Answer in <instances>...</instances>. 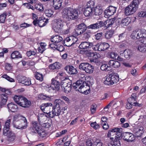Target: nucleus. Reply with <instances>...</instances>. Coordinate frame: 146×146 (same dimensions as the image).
I'll return each instance as SVG.
<instances>
[{"label":"nucleus","instance_id":"8","mask_svg":"<svg viewBox=\"0 0 146 146\" xmlns=\"http://www.w3.org/2000/svg\"><path fill=\"white\" fill-rule=\"evenodd\" d=\"M119 80L118 76L111 74L107 76L106 80L104 82V84L107 85H113L116 83Z\"/></svg>","mask_w":146,"mask_h":146},{"label":"nucleus","instance_id":"15","mask_svg":"<svg viewBox=\"0 0 146 146\" xmlns=\"http://www.w3.org/2000/svg\"><path fill=\"white\" fill-rule=\"evenodd\" d=\"M52 104L51 103H47L43 104L40 106V108L44 113L47 114L49 115L50 107L52 106Z\"/></svg>","mask_w":146,"mask_h":146},{"label":"nucleus","instance_id":"3","mask_svg":"<svg viewBox=\"0 0 146 146\" xmlns=\"http://www.w3.org/2000/svg\"><path fill=\"white\" fill-rule=\"evenodd\" d=\"M55 102L56 103L52 108V111L50 112L49 116L51 118H53L55 116H59L61 112V106L64 105V102L59 99L55 100Z\"/></svg>","mask_w":146,"mask_h":146},{"label":"nucleus","instance_id":"58","mask_svg":"<svg viewBox=\"0 0 146 146\" xmlns=\"http://www.w3.org/2000/svg\"><path fill=\"white\" fill-rule=\"evenodd\" d=\"M88 29H99V26L97 23L91 24L88 26Z\"/></svg>","mask_w":146,"mask_h":146},{"label":"nucleus","instance_id":"19","mask_svg":"<svg viewBox=\"0 0 146 146\" xmlns=\"http://www.w3.org/2000/svg\"><path fill=\"white\" fill-rule=\"evenodd\" d=\"M89 56L90 57V60L91 62H95L96 59L101 57L100 54L96 52H92L89 51Z\"/></svg>","mask_w":146,"mask_h":146},{"label":"nucleus","instance_id":"50","mask_svg":"<svg viewBox=\"0 0 146 146\" xmlns=\"http://www.w3.org/2000/svg\"><path fill=\"white\" fill-rule=\"evenodd\" d=\"M36 132L38 134L39 136L41 137H43L46 136V132L43 129L40 128Z\"/></svg>","mask_w":146,"mask_h":146},{"label":"nucleus","instance_id":"48","mask_svg":"<svg viewBox=\"0 0 146 146\" xmlns=\"http://www.w3.org/2000/svg\"><path fill=\"white\" fill-rule=\"evenodd\" d=\"M100 68L101 70L103 71H108L111 70V67L110 66H108L106 64H102Z\"/></svg>","mask_w":146,"mask_h":146},{"label":"nucleus","instance_id":"5","mask_svg":"<svg viewBox=\"0 0 146 146\" xmlns=\"http://www.w3.org/2000/svg\"><path fill=\"white\" fill-rule=\"evenodd\" d=\"M12 117H9L8 119L5 123L3 130V134L4 135H7V140L9 142L14 141L15 138V134L9 131L10 124Z\"/></svg>","mask_w":146,"mask_h":146},{"label":"nucleus","instance_id":"43","mask_svg":"<svg viewBox=\"0 0 146 146\" xmlns=\"http://www.w3.org/2000/svg\"><path fill=\"white\" fill-rule=\"evenodd\" d=\"M74 43V42L71 40L69 38H67L64 42V45L67 46H70Z\"/></svg>","mask_w":146,"mask_h":146},{"label":"nucleus","instance_id":"7","mask_svg":"<svg viewBox=\"0 0 146 146\" xmlns=\"http://www.w3.org/2000/svg\"><path fill=\"white\" fill-rule=\"evenodd\" d=\"M86 84V82L84 81L79 80H78L76 83H73L72 86L75 89L78 88V91L80 92L87 94H88V92L86 88L87 86Z\"/></svg>","mask_w":146,"mask_h":146},{"label":"nucleus","instance_id":"55","mask_svg":"<svg viewBox=\"0 0 146 146\" xmlns=\"http://www.w3.org/2000/svg\"><path fill=\"white\" fill-rule=\"evenodd\" d=\"M48 22V20L44 21L43 20L41 19L38 20V25L40 27H42L45 26Z\"/></svg>","mask_w":146,"mask_h":146},{"label":"nucleus","instance_id":"36","mask_svg":"<svg viewBox=\"0 0 146 146\" xmlns=\"http://www.w3.org/2000/svg\"><path fill=\"white\" fill-rule=\"evenodd\" d=\"M23 102H22L21 105V106L24 108L29 107L31 104V102L29 101L25 97L23 100Z\"/></svg>","mask_w":146,"mask_h":146},{"label":"nucleus","instance_id":"27","mask_svg":"<svg viewBox=\"0 0 146 146\" xmlns=\"http://www.w3.org/2000/svg\"><path fill=\"white\" fill-rule=\"evenodd\" d=\"M138 35H139V39L142 38L141 40H145L146 37V30L145 29L138 30Z\"/></svg>","mask_w":146,"mask_h":146},{"label":"nucleus","instance_id":"41","mask_svg":"<svg viewBox=\"0 0 146 146\" xmlns=\"http://www.w3.org/2000/svg\"><path fill=\"white\" fill-rule=\"evenodd\" d=\"M11 57L12 59L15 58H21L22 57L21 55L19 52L15 51L13 52L11 54Z\"/></svg>","mask_w":146,"mask_h":146},{"label":"nucleus","instance_id":"30","mask_svg":"<svg viewBox=\"0 0 146 146\" xmlns=\"http://www.w3.org/2000/svg\"><path fill=\"white\" fill-rule=\"evenodd\" d=\"M53 7L55 9H59L61 7L62 0H53Z\"/></svg>","mask_w":146,"mask_h":146},{"label":"nucleus","instance_id":"40","mask_svg":"<svg viewBox=\"0 0 146 146\" xmlns=\"http://www.w3.org/2000/svg\"><path fill=\"white\" fill-rule=\"evenodd\" d=\"M114 23L113 19H107L104 22V26L107 28L111 27Z\"/></svg>","mask_w":146,"mask_h":146},{"label":"nucleus","instance_id":"33","mask_svg":"<svg viewBox=\"0 0 146 146\" xmlns=\"http://www.w3.org/2000/svg\"><path fill=\"white\" fill-rule=\"evenodd\" d=\"M109 65L110 66H112L115 68H117L120 67V63L117 61L111 60L109 61Z\"/></svg>","mask_w":146,"mask_h":146},{"label":"nucleus","instance_id":"6","mask_svg":"<svg viewBox=\"0 0 146 146\" xmlns=\"http://www.w3.org/2000/svg\"><path fill=\"white\" fill-rule=\"evenodd\" d=\"M121 129L115 128L110 129L108 131L107 135L108 137H110L112 141L119 139L121 135Z\"/></svg>","mask_w":146,"mask_h":146},{"label":"nucleus","instance_id":"62","mask_svg":"<svg viewBox=\"0 0 146 146\" xmlns=\"http://www.w3.org/2000/svg\"><path fill=\"white\" fill-rule=\"evenodd\" d=\"M2 77L3 78H5L8 81H10L11 82H14L15 80H14L11 78L10 77H9V76H7L6 74H4L3 76H2Z\"/></svg>","mask_w":146,"mask_h":146},{"label":"nucleus","instance_id":"2","mask_svg":"<svg viewBox=\"0 0 146 146\" xmlns=\"http://www.w3.org/2000/svg\"><path fill=\"white\" fill-rule=\"evenodd\" d=\"M62 17L67 21L75 19L78 18V12L75 9L71 7H66L63 10Z\"/></svg>","mask_w":146,"mask_h":146},{"label":"nucleus","instance_id":"51","mask_svg":"<svg viewBox=\"0 0 146 146\" xmlns=\"http://www.w3.org/2000/svg\"><path fill=\"white\" fill-rule=\"evenodd\" d=\"M77 28L84 32L86 30L87 27L84 23H82L78 25Z\"/></svg>","mask_w":146,"mask_h":146},{"label":"nucleus","instance_id":"39","mask_svg":"<svg viewBox=\"0 0 146 146\" xmlns=\"http://www.w3.org/2000/svg\"><path fill=\"white\" fill-rule=\"evenodd\" d=\"M50 45L51 48H54L60 52H62L64 49L63 46L62 45L57 46L54 44H50Z\"/></svg>","mask_w":146,"mask_h":146},{"label":"nucleus","instance_id":"49","mask_svg":"<svg viewBox=\"0 0 146 146\" xmlns=\"http://www.w3.org/2000/svg\"><path fill=\"white\" fill-rule=\"evenodd\" d=\"M78 77L80 79H82L83 80H87V79H90L91 77L87 76L85 77V75L82 73H79L78 74Z\"/></svg>","mask_w":146,"mask_h":146},{"label":"nucleus","instance_id":"37","mask_svg":"<svg viewBox=\"0 0 146 146\" xmlns=\"http://www.w3.org/2000/svg\"><path fill=\"white\" fill-rule=\"evenodd\" d=\"M37 117L39 123L47 119L46 115L43 113H39L37 116Z\"/></svg>","mask_w":146,"mask_h":146},{"label":"nucleus","instance_id":"47","mask_svg":"<svg viewBox=\"0 0 146 146\" xmlns=\"http://www.w3.org/2000/svg\"><path fill=\"white\" fill-rule=\"evenodd\" d=\"M95 3L94 0H91L87 2L86 6L93 9L94 7Z\"/></svg>","mask_w":146,"mask_h":146},{"label":"nucleus","instance_id":"23","mask_svg":"<svg viewBox=\"0 0 146 146\" xmlns=\"http://www.w3.org/2000/svg\"><path fill=\"white\" fill-rule=\"evenodd\" d=\"M32 131L35 133L41 128L40 125L36 121L32 122Z\"/></svg>","mask_w":146,"mask_h":146},{"label":"nucleus","instance_id":"10","mask_svg":"<svg viewBox=\"0 0 146 146\" xmlns=\"http://www.w3.org/2000/svg\"><path fill=\"white\" fill-rule=\"evenodd\" d=\"M64 21L61 19L55 20L52 26V28L56 32H60L64 26Z\"/></svg>","mask_w":146,"mask_h":146},{"label":"nucleus","instance_id":"4","mask_svg":"<svg viewBox=\"0 0 146 146\" xmlns=\"http://www.w3.org/2000/svg\"><path fill=\"white\" fill-rule=\"evenodd\" d=\"M139 4V2L138 0H133L124 9L125 15L128 16L135 13L137 10Z\"/></svg>","mask_w":146,"mask_h":146},{"label":"nucleus","instance_id":"38","mask_svg":"<svg viewBox=\"0 0 146 146\" xmlns=\"http://www.w3.org/2000/svg\"><path fill=\"white\" fill-rule=\"evenodd\" d=\"M61 66V64L59 62H55L53 64L50 65L49 68L50 69L54 70L59 69Z\"/></svg>","mask_w":146,"mask_h":146},{"label":"nucleus","instance_id":"24","mask_svg":"<svg viewBox=\"0 0 146 146\" xmlns=\"http://www.w3.org/2000/svg\"><path fill=\"white\" fill-rule=\"evenodd\" d=\"M65 69L70 74H72L77 73V70L72 66H67L65 68Z\"/></svg>","mask_w":146,"mask_h":146},{"label":"nucleus","instance_id":"18","mask_svg":"<svg viewBox=\"0 0 146 146\" xmlns=\"http://www.w3.org/2000/svg\"><path fill=\"white\" fill-rule=\"evenodd\" d=\"M93 45L91 42H88L84 41L82 42L79 46L80 49H86L91 48Z\"/></svg>","mask_w":146,"mask_h":146},{"label":"nucleus","instance_id":"63","mask_svg":"<svg viewBox=\"0 0 146 146\" xmlns=\"http://www.w3.org/2000/svg\"><path fill=\"white\" fill-rule=\"evenodd\" d=\"M139 122L141 123L144 122L146 120V115H142L139 116V118L138 119Z\"/></svg>","mask_w":146,"mask_h":146},{"label":"nucleus","instance_id":"57","mask_svg":"<svg viewBox=\"0 0 146 146\" xmlns=\"http://www.w3.org/2000/svg\"><path fill=\"white\" fill-rule=\"evenodd\" d=\"M35 8L41 12L43 11V6L41 3L36 4L35 5Z\"/></svg>","mask_w":146,"mask_h":146},{"label":"nucleus","instance_id":"12","mask_svg":"<svg viewBox=\"0 0 146 146\" xmlns=\"http://www.w3.org/2000/svg\"><path fill=\"white\" fill-rule=\"evenodd\" d=\"M79 68L80 70H84L88 74L92 73L94 70V67L88 63H81L79 65Z\"/></svg>","mask_w":146,"mask_h":146},{"label":"nucleus","instance_id":"60","mask_svg":"<svg viewBox=\"0 0 146 146\" xmlns=\"http://www.w3.org/2000/svg\"><path fill=\"white\" fill-rule=\"evenodd\" d=\"M91 33L89 31H87L84 34L83 40H85L88 39L90 36Z\"/></svg>","mask_w":146,"mask_h":146},{"label":"nucleus","instance_id":"1","mask_svg":"<svg viewBox=\"0 0 146 146\" xmlns=\"http://www.w3.org/2000/svg\"><path fill=\"white\" fill-rule=\"evenodd\" d=\"M13 123L15 127L23 129L26 128L27 126V119L25 117L20 115H15L13 117Z\"/></svg>","mask_w":146,"mask_h":146},{"label":"nucleus","instance_id":"44","mask_svg":"<svg viewBox=\"0 0 146 146\" xmlns=\"http://www.w3.org/2000/svg\"><path fill=\"white\" fill-rule=\"evenodd\" d=\"M138 33V30L133 31L130 36L131 38L135 40L139 39Z\"/></svg>","mask_w":146,"mask_h":146},{"label":"nucleus","instance_id":"59","mask_svg":"<svg viewBox=\"0 0 146 146\" xmlns=\"http://www.w3.org/2000/svg\"><path fill=\"white\" fill-rule=\"evenodd\" d=\"M46 91L50 93L53 92L54 90H55L53 86L49 85H47L46 86Z\"/></svg>","mask_w":146,"mask_h":146},{"label":"nucleus","instance_id":"52","mask_svg":"<svg viewBox=\"0 0 146 146\" xmlns=\"http://www.w3.org/2000/svg\"><path fill=\"white\" fill-rule=\"evenodd\" d=\"M53 12L50 9H46L45 11V14L46 16L48 17H51L53 16Z\"/></svg>","mask_w":146,"mask_h":146},{"label":"nucleus","instance_id":"32","mask_svg":"<svg viewBox=\"0 0 146 146\" xmlns=\"http://www.w3.org/2000/svg\"><path fill=\"white\" fill-rule=\"evenodd\" d=\"M8 96L4 93L1 94V105H4L6 104L8 100Z\"/></svg>","mask_w":146,"mask_h":146},{"label":"nucleus","instance_id":"26","mask_svg":"<svg viewBox=\"0 0 146 146\" xmlns=\"http://www.w3.org/2000/svg\"><path fill=\"white\" fill-rule=\"evenodd\" d=\"M102 12L103 10L102 6L98 5L94 8L93 15H101Z\"/></svg>","mask_w":146,"mask_h":146},{"label":"nucleus","instance_id":"9","mask_svg":"<svg viewBox=\"0 0 146 146\" xmlns=\"http://www.w3.org/2000/svg\"><path fill=\"white\" fill-rule=\"evenodd\" d=\"M135 47L137 51L142 53H146V43L144 40H139L135 42Z\"/></svg>","mask_w":146,"mask_h":146},{"label":"nucleus","instance_id":"31","mask_svg":"<svg viewBox=\"0 0 146 146\" xmlns=\"http://www.w3.org/2000/svg\"><path fill=\"white\" fill-rule=\"evenodd\" d=\"M7 107L12 112H15L18 110L17 106L13 103H11L8 104Z\"/></svg>","mask_w":146,"mask_h":146},{"label":"nucleus","instance_id":"54","mask_svg":"<svg viewBox=\"0 0 146 146\" xmlns=\"http://www.w3.org/2000/svg\"><path fill=\"white\" fill-rule=\"evenodd\" d=\"M35 77L36 79L40 81H42L43 80V77L42 74L38 72L36 73Z\"/></svg>","mask_w":146,"mask_h":146},{"label":"nucleus","instance_id":"28","mask_svg":"<svg viewBox=\"0 0 146 146\" xmlns=\"http://www.w3.org/2000/svg\"><path fill=\"white\" fill-rule=\"evenodd\" d=\"M56 78H53L52 79V85L55 90H57L59 89L60 87V82L56 80Z\"/></svg>","mask_w":146,"mask_h":146},{"label":"nucleus","instance_id":"29","mask_svg":"<svg viewBox=\"0 0 146 146\" xmlns=\"http://www.w3.org/2000/svg\"><path fill=\"white\" fill-rule=\"evenodd\" d=\"M38 98L40 100H44L46 101H51L52 96H47L46 95H44L43 94H41L38 96Z\"/></svg>","mask_w":146,"mask_h":146},{"label":"nucleus","instance_id":"11","mask_svg":"<svg viewBox=\"0 0 146 146\" xmlns=\"http://www.w3.org/2000/svg\"><path fill=\"white\" fill-rule=\"evenodd\" d=\"M132 131L135 137H140L144 133V128L142 125H138L132 129Z\"/></svg>","mask_w":146,"mask_h":146},{"label":"nucleus","instance_id":"46","mask_svg":"<svg viewBox=\"0 0 146 146\" xmlns=\"http://www.w3.org/2000/svg\"><path fill=\"white\" fill-rule=\"evenodd\" d=\"M93 140L94 145L95 146H102L103 143L100 139H97L96 138H94Z\"/></svg>","mask_w":146,"mask_h":146},{"label":"nucleus","instance_id":"35","mask_svg":"<svg viewBox=\"0 0 146 146\" xmlns=\"http://www.w3.org/2000/svg\"><path fill=\"white\" fill-rule=\"evenodd\" d=\"M62 37L59 35L54 36L51 38V41L53 42L58 43L60 42L62 40Z\"/></svg>","mask_w":146,"mask_h":146},{"label":"nucleus","instance_id":"14","mask_svg":"<svg viewBox=\"0 0 146 146\" xmlns=\"http://www.w3.org/2000/svg\"><path fill=\"white\" fill-rule=\"evenodd\" d=\"M109 44L106 42H102L100 44H98L95 45L94 48L95 50L98 51H104L109 48Z\"/></svg>","mask_w":146,"mask_h":146},{"label":"nucleus","instance_id":"17","mask_svg":"<svg viewBox=\"0 0 146 146\" xmlns=\"http://www.w3.org/2000/svg\"><path fill=\"white\" fill-rule=\"evenodd\" d=\"M124 135L123 139L127 142H131L135 139L134 135L131 133L126 132Z\"/></svg>","mask_w":146,"mask_h":146},{"label":"nucleus","instance_id":"61","mask_svg":"<svg viewBox=\"0 0 146 146\" xmlns=\"http://www.w3.org/2000/svg\"><path fill=\"white\" fill-rule=\"evenodd\" d=\"M36 51L30 50L28 51L26 53V54L28 57H30L31 56H35L36 54Z\"/></svg>","mask_w":146,"mask_h":146},{"label":"nucleus","instance_id":"25","mask_svg":"<svg viewBox=\"0 0 146 146\" xmlns=\"http://www.w3.org/2000/svg\"><path fill=\"white\" fill-rule=\"evenodd\" d=\"M24 98L25 97L22 96L15 95L13 97V100L16 103L21 106Z\"/></svg>","mask_w":146,"mask_h":146},{"label":"nucleus","instance_id":"21","mask_svg":"<svg viewBox=\"0 0 146 146\" xmlns=\"http://www.w3.org/2000/svg\"><path fill=\"white\" fill-rule=\"evenodd\" d=\"M131 18L127 17L122 19L121 23V25L122 26H126L130 23H133L134 21H132Z\"/></svg>","mask_w":146,"mask_h":146},{"label":"nucleus","instance_id":"13","mask_svg":"<svg viewBox=\"0 0 146 146\" xmlns=\"http://www.w3.org/2000/svg\"><path fill=\"white\" fill-rule=\"evenodd\" d=\"M116 10V7L111 5L109 6L105 11V17L107 18L110 17L115 13Z\"/></svg>","mask_w":146,"mask_h":146},{"label":"nucleus","instance_id":"34","mask_svg":"<svg viewBox=\"0 0 146 146\" xmlns=\"http://www.w3.org/2000/svg\"><path fill=\"white\" fill-rule=\"evenodd\" d=\"M136 94L135 93H133L131 96V97L128 99V102H131L134 104L135 106H137L139 104L138 103L135 102L136 101Z\"/></svg>","mask_w":146,"mask_h":146},{"label":"nucleus","instance_id":"64","mask_svg":"<svg viewBox=\"0 0 146 146\" xmlns=\"http://www.w3.org/2000/svg\"><path fill=\"white\" fill-rule=\"evenodd\" d=\"M97 106L95 104H92L90 107L91 113L92 114H94L96 112Z\"/></svg>","mask_w":146,"mask_h":146},{"label":"nucleus","instance_id":"56","mask_svg":"<svg viewBox=\"0 0 146 146\" xmlns=\"http://www.w3.org/2000/svg\"><path fill=\"white\" fill-rule=\"evenodd\" d=\"M7 15V13L6 12L3 13L0 15V22L1 23H4L6 17Z\"/></svg>","mask_w":146,"mask_h":146},{"label":"nucleus","instance_id":"16","mask_svg":"<svg viewBox=\"0 0 146 146\" xmlns=\"http://www.w3.org/2000/svg\"><path fill=\"white\" fill-rule=\"evenodd\" d=\"M62 90L66 93H68L71 90L72 85L70 83L64 82L61 84Z\"/></svg>","mask_w":146,"mask_h":146},{"label":"nucleus","instance_id":"53","mask_svg":"<svg viewBox=\"0 0 146 146\" xmlns=\"http://www.w3.org/2000/svg\"><path fill=\"white\" fill-rule=\"evenodd\" d=\"M114 33V31L113 30H110L107 31L106 33L105 36L107 39H109L111 38Z\"/></svg>","mask_w":146,"mask_h":146},{"label":"nucleus","instance_id":"20","mask_svg":"<svg viewBox=\"0 0 146 146\" xmlns=\"http://www.w3.org/2000/svg\"><path fill=\"white\" fill-rule=\"evenodd\" d=\"M18 80L19 82L24 84L25 85L29 86L31 84L30 79L25 76L21 77Z\"/></svg>","mask_w":146,"mask_h":146},{"label":"nucleus","instance_id":"22","mask_svg":"<svg viewBox=\"0 0 146 146\" xmlns=\"http://www.w3.org/2000/svg\"><path fill=\"white\" fill-rule=\"evenodd\" d=\"M84 14L86 17L92 16L94 14V10L86 6L84 9Z\"/></svg>","mask_w":146,"mask_h":146},{"label":"nucleus","instance_id":"45","mask_svg":"<svg viewBox=\"0 0 146 146\" xmlns=\"http://www.w3.org/2000/svg\"><path fill=\"white\" fill-rule=\"evenodd\" d=\"M124 56L126 58H129L132 55L131 51L129 49H126L123 52Z\"/></svg>","mask_w":146,"mask_h":146},{"label":"nucleus","instance_id":"42","mask_svg":"<svg viewBox=\"0 0 146 146\" xmlns=\"http://www.w3.org/2000/svg\"><path fill=\"white\" fill-rule=\"evenodd\" d=\"M107 146H120L121 144L119 139H117L116 140H114L113 141V144L111 143H107Z\"/></svg>","mask_w":146,"mask_h":146}]
</instances>
